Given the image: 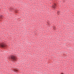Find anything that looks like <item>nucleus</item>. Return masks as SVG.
Masks as SVG:
<instances>
[{
  "instance_id": "obj_4",
  "label": "nucleus",
  "mask_w": 74,
  "mask_h": 74,
  "mask_svg": "<svg viewBox=\"0 0 74 74\" xmlns=\"http://www.w3.org/2000/svg\"><path fill=\"white\" fill-rule=\"evenodd\" d=\"M57 14L58 15H59V14H60V11H57Z\"/></svg>"
},
{
  "instance_id": "obj_5",
  "label": "nucleus",
  "mask_w": 74,
  "mask_h": 74,
  "mask_svg": "<svg viewBox=\"0 0 74 74\" xmlns=\"http://www.w3.org/2000/svg\"><path fill=\"white\" fill-rule=\"evenodd\" d=\"M14 71H17V72H18V71L16 69H14Z\"/></svg>"
},
{
  "instance_id": "obj_8",
  "label": "nucleus",
  "mask_w": 74,
  "mask_h": 74,
  "mask_svg": "<svg viewBox=\"0 0 74 74\" xmlns=\"http://www.w3.org/2000/svg\"><path fill=\"white\" fill-rule=\"evenodd\" d=\"M61 74H63V73H61Z\"/></svg>"
},
{
  "instance_id": "obj_6",
  "label": "nucleus",
  "mask_w": 74,
  "mask_h": 74,
  "mask_svg": "<svg viewBox=\"0 0 74 74\" xmlns=\"http://www.w3.org/2000/svg\"><path fill=\"white\" fill-rule=\"evenodd\" d=\"M55 27H53V29H54V30H55Z\"/></svg>"
},
{
  "instance_id": "obj_7",
  "label": "nucleus",
  "mask_w": 74,
  "mask_h": 74,
  "mask_svg": "<svg viewBox=\"0 0 74 74\" xmlns=\"http://www.w3.org/2000/svg\"><path fill=\"white\" fill-rule=\"evenodd\" d=\"M11 10H14V9L13 8H11Z\"/></svg>"
},
{
  "instance_id": "obj_1",
  "label": "nucleus",
  "mask_w": 74,
  "mask_h": 74,
  "mask_svg": "<svg viewBox=\"0 0 74 74\" xmlns=\"http://www.w3.org/2000/svg\"><path fill=\"white\" fill-rule=\"evenodd\" d=\"M11 58V60L12 61V62H14V61H16V59L17 58H16V57L14 55H11L10 56Z\"/></svg>"
},
{
  "instance_id": "obj_9",
  "label": "nucleus",
  "mask_w": 74,
  "mask_h": 74,
  "mask_svg": "<svg viewBox=\"0 0 74 74\" xmlns=\"http://www.w3.org/2000/svg\"><path fill=\"white\" fill-rule=\"evenodd\" d=\"M3 16V15H1V16Z\"/></svg>"
},
{
  "instance_id": "obj_3",
  "label": "nucleus",
  "mask_w": 74,
  "mask_h": 74,
  "mask_svg": "<svg viewBox=\"0 0 74 74\" xmlns=\"http://www.w3.org/2000/svg\"><path fill=\"white\" fill-rule=\"evenodd\" d=\"M52 7L54 9H56V4L54 3V5H53Z\"/></svg>"
},
{
  "instance_id": "obj_2",
  "label": "nucleus",
  "mask_w": 74,
  "mask_h": 74,
  "mask_svg": "<svg viewBox=\"0 0 74 74\" xmlns=\"http://www.w3.org/2000/svg\"><path fill=\"white\" fill-rule=\"evenodd\" d=\"M0 47L1 48H5V47H6V45L3 44H0Z\"/></svg>"
}]
</instances>
